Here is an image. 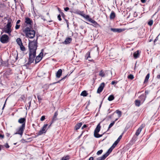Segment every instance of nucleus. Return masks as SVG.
Instances as JSON below:
<instances>
[{"label":"nucleus","instance_id":"obj_39","mask_svg":"<svg viewBox=\"0 0 160 160\" xmlns=\"http://www.w3.org/2000/svg\"><path fill=\"white\" fill-rule=\"evenodd\" d=\"M115 123V121H113L109 125V126L108 128V130L111 128L114 124Z\"/></svg>","mask_w":160,"mask_h":160},{"label":"nucleus","instance_id":"obj_41","mask_svg":"<svg viewBox=\"0 0 160 160\" xmlns=\"http://www.w3.org/2000/svg\"><path fill=\"white\" fill-rule=\"evenodd\" d=\"M128 78L132 80L134 78L133 75L132 74H130L128 76Z\"/></svg>","mask_w":160,"mask_h":160},{"label":"nucleus","instance_id":"obj_21","mask_svg":"<svg viewBox=\"0 0 160 160\" xmlns=\"http://www.w3.org/2000/svg\"><path fill=\"white\" fill-rule=\"evenodd\" d=\"M139 50H138L136 52H134L133 54V57L135 59L138 58L139 57Z\"/></svg>","mask_w":160,"mask_h":160},{"label":"nucleus","instance_id":"obj_34","mask_svg":"<svg viewBox=\"0 0 160 160\" xmlns=\"http://www.w3.org/2000/svg\"><path fill=\"white\" fill-rule=\"evenodd\" d=\"M49 87V86L47 84L44 85L43 87H42V88L44 89L43 90V91L44 92L45 90H47L48 88Z\"/></svg>","mask_w":160,"mask_h":160},{"label":"nucleus","instance_id":"obj_58","mask_svg":"<svg viewBox=\"0 0 160 160\" xmlns=\"http://www.w3.org/2000/svg\"><path fill=\"white\" fill-rule=\"evenodd\" d=\"M140 1L142 3H145L146 2V0H140Z\"/></svg>","mask_w":160,"mask_h":160},{"label":"nucleus","instance_id":"obj_25","mask_svg":"<svg viewBox=\"0 0 160 160\" xmlns=\"http://www.w3.org/2000/svg\"><path fill=\"white\" fill-rule=\"evenodd\" d=\"M76 13L79 15H80L82 16L83 17L84 16V13L83 11H81L80 10H78L76 11Z\"/></svg>","mask_w":160,"mask_h":160},{"label":"nucleus","instance_id":"obj_7","mask_svg":"<svg viewBox=\"0 0 160 160\" xmlns=\"http://www.w3.org/2000/svg\"><path fill=\"white\" fill-rule=\"evenodd\" d=\"M25 128V127H23V126H20L19 128L17 130V132L15 133L14 134H18L22 136L23 134Z\"/></svg>","mask_w":160,"mask_h":160},{"label":"nucleus","instance_id":"obj_14","mask_svg":"<svg viewBox=\"0 0 160 160\" xmlns=\"http://www.w3.org/2000/svg\"><path fill=\"white\" fill-rule=\"evenodd\" d=\"M91 58L90 55V52H87V53L86 54L85 58L86 59H88V61L92 62H94V61L92 59H89V58Z\"/></svg>","mask_w":160,"mask_h":160},{"label":"nucleus","instance_id":"obj_51","mask_svg":"<svg viewBox=\"0 0 160 160\" xmlns=\"http://www.w3.org/2000/svg\"><path fill=\"white\" fill-rule=\"evenodd\" d=\"M5 146L6 148H9V146L8 145V143H6L5 145Z\"/></svg>","mask_w":160,"mask_h":160},{"label":"nucleus","instance_id":"obj_5","mask_svg":"<svg viewBox=\"0 0 160 160\" xmlns=\"http://www.w3.org/2000/svg\"><path fill=\"white\" fill-rule=\"evenodd\" d=\"M9 37L6 34L2 35L0 38V41L3 43H5L8 42Z\"/></svg>","mask_w":160,"mask_h":160},{"label":"nucleus","instance_id":"obj_27","mask_svg":"<svg viewBox=\"0 0 160 160\" xmlns=\"http://www.w3.org/2000/svg\"><path fill=\"white\" fill-rule=\"evenodd\" d=\"M67 75L66 76L64 77H63V78H62V79H61L60 80L58 81L57 82H54L53 83H52L50 84H49V85H52V84H56L57 83H59L61 81H62V80H64L67 78Z\"/></svg>","mask_w":160,"mask_h":160},{"label":"nucleus","instance_id":"obj_22","mask_svg":"<svg viewBox=\"0 0 160 160\" xmlns=\"http://www.w3.org/2000/svg\"><path fill=\"white\" fill-rule=\"evenodd\" d=\"M134 103L135 105L137 107H139L141 105V102L140 101V100H138V99L134 101Z\"/></svg>","mask_w":160,"mask_h":160},{"label":"nucleus","instance_id":"obj_6","mask_svg":"<svg viewBox=\"0 0 160 160\" xmlns=\"http://www.w3.org/2000/svg\"><path fill=\"white\" fill-rule=\"evenodd\" d=\"M25 23L27 25L26 26L27 27H32V20L30 18L26 17L25 18Z\"/></svg>","mask_w":160,"mask_h":160},{"label":"nucleus","instance_id":"obj_15","mask_svg":"<svg viewBox=\"0 0 160 160\" xmlns=\"http://www.w3.org/2000/svg\"><path fill=\"white\" fill-rule=\"evenodd\" d=\"M72 40L71 38L68 37L63 42V43L65 44H68L70 43Z\"/></svg>","mask_w":160,"mask_h":160},{"label":"nucleus","instance_id":"obj_47","mask_svg":"<svg viewBox=\"0 0 160 160\" xmlns=\"http://www.w3.org/2000/svg\"><path fill=\"white\" fill-rule=\"evenodd\" d=\"M45 116H43L41 117L40 118V120L41 121H43L45 120Z\"/></svg>","mask_w":160,"mask_h":160},{"label":"nucleus","instance_id":"obj_1","mask_svg":"<svg viewBox=\"0 0 160 160\" xmlns=\"http://www.w3.org/2000/svg\"><path fill=\"white\" fill-rule=\"evenodd\" d=\"M122 134L119 137L118 139L114 142L112 146L108 149L105 154L103 155L102 157L97 158L96 159V160H104L112 152V150L118 143L122 137Z\"/></svg>","mask_w":160,"mask_h":160},{"label":"nucleus","instance_id":"obj_50","mask_svg":"<svg viewBox=\"0 0 160 160\" xmlns=\"http://www.w3.org/2000/svg\"><path fill=\"white\" fill-rule=\"evenodd\" d=\"M20 27V25H19L16 24V26H15V29H18Z\"/></svg>","mask_w":160,"mask_h":160},{"label":"nucleus","instance_id":"obj_54","mask_svg":"<svg viewBox=\"0 0 160 160\" xmlns=\"http://www.w3.org/2000/svg\"><path fill=\"white\" fill-rule=\"evenodd\" d=\"M43 54V52H41L40 54L38 56H39L40 57H41V56H42Z\"/></svg>","mask_w":160,"mask_h":160},{"label":"nucleus","instance_id":"obj_59","mask_svg":"<svg viewBox=\"0 0 160 160\" xmlns=\"http://www.w3.org/2000/svg\"><path fill=\"white\" fill-rule=\"evenodd\" d=\"M158 36L156 38V39L154 40V43H155V42L158 40Z\"/></svg>","mask_w":160,"mask_h":160},{"label":"nucleus","instance_id":"obj_24","mask_svg":"<svg viewBox=\"0 0 160 160\" xmlns=\"http://www.w3.org/2000/svg\"><path fill=\"white\" fill-rule=\"evenodd\" d=\"M42 57H40L39 56H37L35 59V64H36L39 62L42 59Z\"/></svg>","mask_w":160,"mask_h":160},{"label":"nucleus","instance_id":"obj_46","mask_svg":"<svg viewBox=\"0 0 160 160\" xmlns=\"http://www.w3.org/2000/svg\"><path fill=\"white\" fill-rule=\"evenodd\" d=\"M29 100H30V101H29V102L28 103V104L29 105L28 106V109H29V108L31 106V100H30V98Z\"/></svg>","mask_w":160,"mask_h":160},{"label":"nucleus","instance_id":"obj_45","mask_svg":"<svg viewBox=\"0 0 160 160\" xmlns=\"http://www.w3.org/2000/svg\"><path fill=\"white\" fill-rule=\"evenodd\" d=\"M37 98L38 102H39V103H40L41 101L42 100V98H41V97L39 96V95H37Z\"/></svg>","mask_w":160,"mask_h":160},{"label":"nucleus","instance_id":"obj_30","mask_svg":"<svg viewBox=\"0 0 160 160\" xmlns=\"http://www.w3.org/2000/svg\"><path fill=\"white\" fill-rule=\"evenodd\" d=\"M70 157L69 155H68L65 156H64L63 157L62 159L61 160H68L70 159Z\"/></svg>","mask_w":160,"mask_h":160},{"label":"nucleus","instance_id":"obj_8","mask_svg":"<svg viewBox=\"0 0 160 160\" xmlns=\"http://www.w3.org/2000/svg\"><path fill=\"white\" fill-rule=\"evenodd\" d=\"M105 84L104 82H102L98 88V89L97 93H99L101 92L103 90V89L105 87Z\"/></svg>","mask_w":160,"mask_h":160},{"label":"nucleus","instance_id":"obj_55","mask_svg":"<svg viewBox=\"0 0 160 160\" xmlns=\"http://www.w3.org/2000/svg\"><path fill=\"white\" fill-rule=\"evenodd\" d=\"M8 98L6 99L5 102V103H4V104L3 105V106L2 108V109H3L5 107V104H6V101H7V99Z\"/></svg>","mask_w":160,"mask_h":160},{"label":"nucleus","instance_id":"obj_18","mask_svg":"<svg viewBox=\"0 0 160 160\" xmlns=\"http://www.w3.org/2000/svg\"><path fill=\"white\" fill-rule=\"evenodd\" d=\"M143 128V126L141 125V126L136 131V132L135 133V135L138 136L139 134L140 133V132H141L142 129Z\"/></svg>","mask_w":160,"mask_h":160},{"label":"nucleus","instance_id":"obj_16","mask_svg":"<svg viewBox=\"0 0 160 160\" xmlns=\"http://www.w3.org/2000/svg\"><path fill=\"white\" fill-rule=\"evenodd\" d=\"M110 29L111 31L114 32H121L123 31L122 29L121 28H111Z\"/></svg>","mask_w":160,"mask_h":160},{"label":"nucleus","instance_id":"obj_60","mask_svg":"<svg viewBox=\"0 0 160 160\" xmlns=\"http://www.w3.org/2000/svg\"><path fill=\"white\" fill-rule=\"evenodd\" d=\"M64 19L66 22V23H67V24H69V22H68V20H67L65 18H64Z\"/></svg>","mask_w":160,"mask_h":160},{"label":"nucleus","instance_id":"obj_31","mask_svg":"<svg viewBox=\"0 0 160 160\" xmlns=\"http://www.w3.org/2000/svg\"><path fill=\"white\" fill-rule=\"evenodd\" d=\"M88 93L86 91L84 90L83 91L81 94V95L84 97H86L87 96Z\"/></svg>","mask_w":160,"mask_h":160},{"label":"nucleus","instance_id":"obj_49","mask_svg":"<svg viewBox=\"0 0 160 160\" xmlns=\"http://www.w3.org/2000/svg\"><path fill=\"white\" fill-rule=\"evenodd\" d=\"M58 18L59 21H61L62 20V18H61V16L60 14H59L58 16Z\"/></svg>","mask_w":160,"mask_h":160},{"label":"nucleus","instance_id":"obj_57","mask_svg":"<svg viewBox=\"0 0 160 160\" xmlns=\"http://www.w3.org/2000/svg\"><path fill=\"white\" fill-rule=\"evenodd\" d=\"M0 138H4V135L1 134L0 133Z\"/></svg>","mask_w":160,"mask_h":160},{"label":"nucleus","instance_id":"obj_56","mask_svg":"<svg viewBox=\"0 0 160 160\" xmlns=\"http://www.w3.org/2000/svg\"><path fill=\"white\" fill-rule=\"evenodd\" d=\"M60 13L62 17H64L65 16L64 13L62 12H60Z\"/></svg>","mask_w":160,"mask_h":160},{"label":"nucleus","instance_id":"obj_38","mask_svg":"<svg viewBox=\"0 0 160 160\" xmlns=\"http://www.w3.org/2000/svg\"><path fill=\"white\" fill-rule=\"evenodd\" d=\"M11 23V22H8V23L7 24L6 28H11V27L12 26Z\"/></svg>","mask_w":160,"mask_h":160},{"label":"nucleus","instance_id":"obj_43","mask_svg":"<svg viewBox=\"0 0 160 160\" xmlns=\"http://www.w3.org/2000/svg\"><path fill=\"white\" fill-rule=\"evenodd\" d=\"M48 126V124H44L43 126V127H42V129L43 130H47V129H46V128H47V126Z\"/></svg>","mask_w":160,"mask_h":160},{"label":"nucleus","instance_id":"obj_29","mask_svg":"<svg viewBox=\"0 0 160 160\" xmlns=\"http://www.w3.org/2000/svg\"><path fill=\"white\" fill-rule=\"evenodd\" d=\"M16 41L19 46L22 44L21 40L20 38H18L16 40Z\"/></svg>","mask_w":160,"mask_h":160},{"label":"nucleus","instance_id":"obj_48","mask_svg":"<svg viewBox=\"0 0 160 160\" xmlns=\"http://www.w3.org/2000/svg\"><path fill=\"white\" fill-rule=\"evenodd\" d=\"M117 82H118L117 81H113L112 82L111 84L112 85H113L114 84H116L117 83Z\"/></svg>","mask_w":160,"mask_h":160},{"label":"nucleus","instance_id":"obj_35","mask_svg":"<svg viewBox=\"0 0 160 160\" xmlns=\"http://www.w3.org/2000/svg\"><path fill=\"white\" fill-rule=\"evenodd\" d=\"M116 112L117 113L119 117H120L122 115V112L118 110H117L116 111Z\"/></svg>","mask_w":160,"mask_h":160},{"label":"nucleus","instance_id":"obj_20","mask_svg":"<svg viewBox=\"0 0 160 160\" xmlns=\"http://www.w3.org/2000/svg\"><path fill=\"white\" fill-rule=\"evenodd\" d=\"M115 13L113 11H112L110 15V18L111 19H113L115 17Z\"/></svg>","mask_w":160,"mask_h":160},{"label":"nucleus","instance_id":"obj_26","mask_svg":"<svg viewBox=\"0 0 160 160\" xmlns=\"http://www.w3.org/2000/svg\"><path fill=\"white\" fill-rule=\"evenodd\" d=\"M149 77H150V74H149V73H148L147 75L145 77V79L144 81V83H145L148 82V79L149 78Z\"/></svg>","mask_w":160,"mask_h":160},{"label":"nucleus","instance_id":"obj_12","mask_svg":"<svg viewBox=\"0 0 160 160\" xmlns=\"http://www.w3.org/2000/svg\"><path fill=\"white\" fill-rule=\"evenodd\" d=\"M58 114V112L56 111L54 113V115L52 117V123H53L55 121L58 119L57 118V116Z\"/></svg>","mask_w":160,"mask_h":160},{"label":"nucleus","instance_id":"obj_32","mask_svg":"<svg viewBox=\"0 0 160 160\" xmlns=\"http://www.w3.org/2000/svg\"><path fill=\"white\" fill-rule=\"evenodd\" d=\"M11 32V28H6L5 30V32L9 34H10Z\"/></svg>","mask_w":160,"mask_h":160},{"label":"nucleus","instance_id":"obj_11","mask_svg":"<svg viewBox=\"0 0 160 160\" xmlns=\"http://www.w3.org/2000/svg\"><path fill=\"white\" fill-rule=\"evenodd\" d=\"M89 21L92 23V25L95 27H98L99 26V24L95 21L92 20L91 18L89 19Z\"/></svg>","mask_w":160,"mask_h":160},{"label":"nucleus","instance_id":"obj_19","mask_svg":"<svg viewBox=\"0 0 160 160\" xmlns=\"http://www.w3.org/2000/svg\"><path fill=\"white\" fill-rule=\"evenodd\" d=\"M46 131L47 130H43L42 129H41V130H40L39 132L36 133L37 134V136H38L39 135H41L43 133H45L46 132Z\"/></svg>","mask_w":160,"mask_h":160},{"label":"nucleus","instance_id":"obj_17","mask_svg":"<svg viewBox=\"0 0 160 160\" xmlns=\"http://www.w3.org/2000/svg\"><path fill=\"white\" fill-rule=\"evenodd\" d=\"M62 70L61 69H59L56 73V77L57 78H59L62 74Z\"/></svg>","mask_w":160,"mask_h":160},{"label":"nucleus","instance_id":"obj_10","mask_svg":"<svg viewBox=\"0 0 160 160\" xmlns=\"http://www.w3.org/2000/svg\"><path fill=\"white\" fill-rule=\"evenodd\" d=\"M146 96L144 94H142L138 97L139 100L141 102V103H142L145 101Z\"/></svg>","mask_w":160,"mask_h":160},{"label":"nucleus","instance_id":"obj_23","mask_svg":"<svg viewBox=\"0 0 160 160\" xmlns=\"http://www.w3.org/2000/svg\"><path fill=\"white\" fill-rule=\"evenodd\" d=\"M82 125V122H79L77 123L75 126V128L76 130H77L80 128Z\"/></svg>","mask_w":160,"mask_h":160},{"label":"nucleus","instance_id":"obj_53","mask_svg":"<svg viewBox=\"0 0 160 160\" xmlns=\"http://www.w3.org/2000/svg\"><path fill=\"white\" fill-rule=\"evenodd\" d=\"M64 10L65 11H68V10L69 9V8L68 7H66L65 8H64Z\"/></svg>","mask_w":160,"mask_h":160},{"label":"nucleus","instance_id":"obj_42","mask_svg":"<svg viewBox=\"0 0 160 160\" xmlns=\"http://www.w3.org/2000/svg\"><path fill=\"white\" fill-rule=\"evenodd\" d=\"M153 23V21L152 20H150L148 22V24L151 26H152Z\"/></svg>","mask_w":160,"mask_h":160},{"label":"nucleus","instance_id":"obj_40","mask_svg":"<svg viewBox=\"0 0 160 160\" xmlns=\"http://www.w3.org/2000/svg\"><path fill=\"white\" fill-rule=\"evenodd\" d=\"M84 16H83V17L85 18L88 21H89V20L90 18H91L89 17V16L88 15H86L85 14H84Z\"/></svg>","mask_w":160,"mask_h":160},{"label":"nucleus","instance_id":"obj_9","mask_svg":"<svg viewBox=\"0 0 160 160\" xmlns=\"http://www.w3.org/2000/svg\"><path fill=\"white\" fill-rule=\"evenodd\" d=\"M26 119L25 118H21L18 120V122L22 125L21 126H23V127H25V123Z\"/></svg>","mask_w":160,"mask_h":160},{"label":"nucleus","instance_id":"obj_36","mask_svg":"<svg viewBox=\"0 0 160 160\" xmlns=\"http://www.w3.org/2000/svg\"><path fill=\"white\" fill-rule=\"evenodd\" d=\"M103 134L104 133L102 134H99L98 133L94 135V136L96 138H99L102 137Z\"/></svg>","mask_w":160,"mask_h":160},{"label":"nucleus","instance_id":"obj_61","mask_svg":"<svg viewBox=\"0 0 160 160\" xmlns=\"http://www.w3.org/2000/svg\"><path fill=\"white\" fill-rule=\"evenodd\" d=\"M157 78L158 79H160V74L158 75L157 76Z\"/></svg>","mask_w":160,"mask_h":160},{"label":"nucleus","instance_id":"obj_3","mask_svg":"<svg viewBox=\"0 0 160 160\" xmlns=\"http://www.w3.org/2000/svg\"><path fill=\"white\" fill-rule=\"evenodd\" d=\"M23 32L25 33L26 37L27 38L32 39L35 36L36 32L32 27L27 26L23 30Z\"/></svg>","mask_w":160,"mask_h":160},{"label":"nucleus","instance_id":"obj_4","mask_svg":"<svg viewBox=\"0 0 160 160\" xmlns=\"http://www.w3.org/2000/svg\"><path fill=\"white\" fill-rule=\"evenodd\" d=\"M29 59L27 63L24 65L26 67H29V65L33 62L35 57L36 56V53L29 52Z\"/></svg>","mask_w":160,"mask_h":160},{"label":"nucleus","instance_id":"obj_33","mask_svg":"<svg viewBox=\"0 0 160 160\" xmlns=\"http://www.w3.org/2000/svg\"><path fill=\"white\" fill-rule=\"evenodd\" d=\"M105 75V73L102 70H101L100 71L99 74V76L101 77H104Z\"/></svg>","mask_w":160,"mask_h":160},{"label":"nucleus","instance_id":"obj_63","mask_svg":"<svg viewBox=\"0 0 160 160\" xmlns=\"http://www.w3.org/2000/svg\"><path fill=\"white\" fill-rule=\"evenodd\" d=\"M88 160H93V158L92 157H91L89 158Z\"/></svg>","mask_w":160,"mask_h":160},{"label":"nucleus","instance_id":"obj_37","mask_svg":"<svg viewBox=\"0 0 160 160\" xmlns=\"http://www.w3.org/2000/svg\"><path fill=\"white\" fill-rule=\"evenodd\" d=\"M19 46L21 51H25L26 49L25 47L22 44Z\"/></svg>","mask_w":160,"mask_h":160},{"label":"nucleus","instance_id":"obj_44","mask_svg":"<svg viewBox=\"0 0 160 160\" xmlns=\"http://www.w3.org/2000/svg\"><path fill=\"white\" fill-rule=\"evenodd\" d=\"M102 152L103 150H99L97 152V154L98 155H100L102 154Z\"/></svg>","mask_w":160,"mask_h":160},{"label":"nucleus","instance_id":"obj_62","mask_svg":"<svg viewBox=\"0 0 160 160\" xmlns=\"http://www.w3.org/2000/svg\"><path fill=\"white\" fill-rule=\"evenodd\" d=\"M20 22V20H18L16 24H19Z\"/></svg>","mask_w":160,"mask_h":160},{"label":"nucleus","instance_id":"obj_28","mask_svg":"<svg viewBox=\"0 0 160 160\" xmlns=\"http://www.w3.org/2000/svg\"><path fill=\"white\" fill-rule=\"evenodd\" d=\"M114 98H115L114 95L112 94L109 96L108 98V100L109 101H111L113 100L114 99Z\"/></svg>","mask_w":160,"mask_h":160},{"label":"nucleus","instance_id":"obj_52","mask_svg":"<svg viewBox=\"0 0 160 160\" xmlns=\"http://www.w3.org/2000/svg\"><path fill=\"white\" fill-rule=\"evenodd\" d=\"M88 126L86 124H84L83 126L82 127V129H83L84 128H85L86 127H87Z\"/></svg>","mask_w":160,"mask_h":160},{"label":"nucleus","instance_id":"obj_13","mask_svg":"<svg viewBox=\"0 0 160 160\" xmlns=\"http://www.w3.org/2000/svg\"><path fill=\"white\" fill-rule=\"evenodd\" d=\"M101 128V127L100 126V123H99L97 125L94 130V135L96 134L97 133H98L100 131Z\"/></svg>","mask_w":160,"mask_h":160},{"label":"nucleus","instance_id":"obj_2","mask_svg":"<svg viewBox=\"0 0 160 160\" xmlns=\"http://www.w3.org/2000/svg\"><path fill=\"white\" fill-rule=\"evenodd\" d=\"M38 37H37L36 40L33 41L28 40V47L29 52L36 53V51L38 47Z\"/></svg>","mask_w":160,"mask_h":160},{"label":"nucleus","instance_id":"obj_64","mask_svg":"<svg viewBox=\"0 0 160 160\" xmlns=\"http://www.w3.org/2000/svg\"><path fill=\"white\" fill-rule=\"evenodd\" d=\"M6 135L7 136V137H9L10 135V134L8 133H7L6 134Z\"/></svg>","mask_w":160,"mask_h":160}]
</instances>
